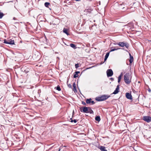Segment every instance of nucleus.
<instances>
[{
  "instance_id": "1",
  "label": "nucleus",
  "mask_w": 151,
  "mask_h": 151,
  "mask_svg": "<svg viewBox=\"0 0 151 151\" xmlns=\"http://www.w3.org/2000/svg\"><path fill=\"white\" fill-rule=\"evenodd\" d=\"M132 76L129 73H126L124 76V80L125 83L129 84L131 82Z\"/></svg>"
},
{
  "instance_id": "2",
  "label": "nucleus",
  "mask_w": 151,
  "mask_h": 151,
  "mask_svg": "<svg viewBox=\"0 0 151 151\" xmlns=\"http://www.w3.org/2000/svg\"><path fill=\"white\" fill-rule=\"evenodd\" d=\"M109 97V96L104 95L100 97L96 98V99L98 101H102L107 99Z\"/></svg>"
},
{
  "instance_id": "3",
  "label": "nucleus",
  "mask_w": 151,
  "mask_h": 151,
  "mask_svg": "<svg viewBox=\"0 0 151 151\" xmlns=\"http://www.w3.org/2000/svg\"><path fill=\"white\" fill-rule=\"evenodd\" d=\"M143 119L147 122H151V117L149 116H144Z\"/></svg>"
},
{
  "instance_id": "4",
  "label": "nucleus",
  "mask_w": 151,
  "mask_h": 151,
  "mask_svg": "<svg viewBox=\"0 0 151 151\" xmlns=\"http://www.w3.org/2000/svg\"><path fill=\"white\" fill-rule=\"evenodd\" d=\"M107 76L108 77H111L113 74V73L111 69H108L106 71Z\"/></svg>"
},
{
  "instance_id": "5",
  "label": "nucleus",
  "mask_w": 151,
  "mask_h": 151,
  "mask_svg": "<svg viewBox=\"0 0 151 151\" xmlns=\"http://www.w3.org/2000/svg\"><path fill=\"white\" fill-rule=\"evenodd\" d=\"M4 42L5 44H9L10 45H14V41L12 40L11 39L8 40V41H7L6 40L4 39Z\"/></svg>"
},
{
  "instance_id": "6",
  "label": "nucleus",
  "mask_w": 151,
  "mask_h": 151,
  "mask_svg": "<svg viewBox=\"0 0 151 151\" xmlns=\"http://www.w3.org/2000/svg\"><path fill=\"white\" fill-rule=\"evenodd\" d=\"M81 111L84 113H88V107H81L80 109Z\"/></svg>"
},
{
  "instance_id": "7",
  "label": "nucleus",
  "mask_w": 151,
  "mask_h": 151,
  "mask_svg": "<svg viewBox=\"0 0 151 151\" xmlns=\"http://www.w3.org/2000/svg\"><path fill=\"white\" fill-rule=\"evenodd\" d=\"M126 97L128 99L131 100L132 99V96L131 94L129 93H126Z\"/></svg>"
},
{
  "instance_id": "8",
  "label": "nucleus",
  "mask_w": 151,
  "mask_h": 151,
  "mask_svg": "<svg viewBox=\"0 0 151 151\" xmlns=\"http://www.w3.org/2000/svg\"><path fill=\"white\" fill-rule=\"evenodd\" d=\"M119 85H118L117 86L116 89L114 91L113 93V94H115L119 92Z\"/></svg>"
},
{
  "instance_id": "9",
  "label": "nucleus",
  "mask_w": 151,
  "mask_h": 151,
  "mask_svg": "<svg viewBox=\"0 0 151 151\" xmlns=\"http://www.w3.org/2000/svg\"><path fill=\"white\" fill-rule=\"evenodd\" d=\"M114 44L115 45L117 44L121 47H123L124 46L125 43L124 42H119L118 43H114Z\"/></svg>"
},
{
  "instance_id": "10",
  "label": "nucleus",
  "mask_w": 151,
  "mask_h": 151,
  "mask_svg": "<svg viewBox=\"0 0 151 151\" xmlns=\"http://www.w3.org/2000/svg\"><path fill=\"white\" fill-rule=\"evenodd\" d=\"M99 148L101 151H107L105 149V147L103 146H100Z\"/></svg>"
},
{
  "instance_id": "11",
  "label": "nucleus",
  "mask_w": 151,
  "mask_h": 151,
  "mask_svg": "<svg viewBox=\"0 0 151 151\" xmlns=\"http://www.w3.org/2000/svg\"><path fill=\"white\" fill-rule=\"evenodd\" d=\"M73 90L74 91V92L75 93L77 92L76 84L75 83H74L73 84Z\"/></svg>"
},
{
  "instance_id": "12",
  "label": "nucleus",
  "mask_w": 151,
  "mask_h": 151,
  "mask_svg": "<svg viewBox=\"0 0 151 151\" xmlns=\"http://www.w3.org/2000/svg\"><path fill=\"white\" fill-rule=\"evenodd\" d=\"M88 113H90V114H93V111L90 107H88Z\"/></svg>"
},
{
  "instance_id": "13",
  "label": "nucleus",
  "mask_w": 151,
  "mask_h": 151,
  "mask_svg": "<svg viewBox=\"0 0 151 151\" xmlns=\"http://www.w3.org/2000/svg\"><path fill=\"white\" fill-rule=\"evenodd\" d=\"M119 49H120V48H117L116 47V48H113V47H111L110 48L111 50L110 51V52H111L114 51L115 50H117Z\"/></svg>"
},
{
  "instance_id": "14",
  "label": "nucleus",
  "mask_w": 151,
  "mask_h": 151,
  "mask_svg": "<svg viewBox=\"0 0 151 151\" xmlns=\"http://www.w3.org/2000/svg\"><path fill=\"white\" fill-rule=\"evenodd\" d=\"M80 72L79 71H76L75 72L74 74V75L73 76V77L74 78H76L78 77V74Z\"/></svg>"
},
{
  "instance_id": "15",
  "label": "nucleus",
  "mask_w": 151,
  "mask_h": 151,
  "mask_svg": "<svg viewBox=\"0 0 151 151\" xmlns=\"http://www.w3.org/2000/svg\"><path fill=\"white\" fill-rule=\"evenodd\" d=\"M63 32L64 33L68 35H69L68 32V29L65 28H63Z\"/></svg>"
},
{
  "instance_id": "16",
  "label": "nucleus",
  "mask_w": 151,
  "mask_h": 151,
  "mask_svg": "<svg viewBox=\"0 0 151 151\" xmlns=\"http://www.w3.org/2000/svg\"><path fill=\"white\" fill-rule=\"evenodd\" d=\"M130 57V59L129 60L130 64H131L132 62L133 61V57L131 56V55L129 54Z\"/></svg>"
},
{
  "instance_id": "17",
  "label": "nucleus",
  "mask_w": 151,
  "mask_h": 151,
  "mask_svg": "<svg viewBox=\"0 0 151 151\" xmlns=\"http://www.w3.org/2000/svg\"><path fill=\"white\" fill-rule=\"evenodd\" d=\"M109 52H108L106 54V55L105 56V57L104 59V61H105L106 60L107 58H108L109 57Z\"/></svg>"
},
{
  "instance_id": "18",
  "label": "nucleus",
  "mask_w": 151,
  "mask_h": 151,
  "mask_svg": "<svg viewBox=\"0 0 151 151\" xmlns=\"http://www.w3.org/2000/svg\"><path fill=\"white\" fill-rule=\"evenodd\" d=\"M92 100L91 99V98H90L89 99H87L86 100V103L87 104H90L91 103V100Z\"/></svg>"
},
{
  "instance_id": "19",
  "label": "nucleus",
  "mask_w": 151,
  "mask_h": 151,
  "mask_svg": "<svg viewBox=\"0 0 151 151\" xmlns=\"http://www.w3.org/2000/svg\"><path fill=\"white\" fill-rule=\"evenodd\" d=\"M70 46L73 48L76 49V45L73 44H70Z\"/></svg>"
},
{
  "instance_id": "20",
  "label": "nucleus",
  "mask_w": 151,
  "mask_h": 151,
  "mask_svg": "<svg viewBox=\"0 0 151 151\" xmlns=\"http://www.w3.org/2000/svg\"><path fill=\"white\" fill-rule=\"evenodd\" d=\"M122 76V73L118 77V82L119 83L120 82Z\"/></svg>"
},
{
  "instance_id": "21",
  "label": "nucleus",
  "mask_w": 151,
  "mask_h": 151,
  "mask_svg": "<svg viewBox=\"0 0 151 151\" xmlns=\"http://www.w3.org/2000/svg\"><path fill=\"white\" fill-rule=\"evenodd\" d=\"M100 118L99 116H97L95 117V120L97 121H100Z\"/></svg>"
},
{
  "instance_id": "22",
  "label": "nucleus",
  "mask_w": 151,
  "mask_h": 151,
  "mask_svg": "<svg viewBox=\"0 0 151 151\" xmlns=\"http://www.w3.org/2000/svg\"><path fill=\"white\" fill-rule=\"evenodd\" d=\"M50 3L49 2H46L45 3V7H48V6L50 5Z\"/></svg>"
},
{
  "instance_id": "23",
  "label": "nucleus",
  "mask_w": 151,
  "mask_h": 151,
  "mask_svg": "<svg viewBox=\"0 0 151 151\" xmlns=\"http://www.w3.org/2000/svg\"><path fill=\"white\" fill-rule=\"evenodd\" d=\"M4 14L0 12V19L2 18Z\"/></svg>"
},
{
  "instance_id": "24",
  "label": "nucleus",
  "mask_w": 151,
  "mask_h": 151,
  "mask_svg": "<svg viewBox=\"0 0 151 151\" xmlns=\"http://www.w3.org/2000/svg\"><path fill=\"white\" fill-rule=\"evenodd\" d=\"M124 46L127 48H128L129 47V45L127 42L125 43Z\"/></svg>"
},
{
  "instance_id": "25",
  "label": "nucleus",
  "mask_w": 151,
  "mask_h": 151,
  "mask_svg": "<svg viewBox=\"0 0 151 151\" xmlns=\"http://www.w3.org/2000/svg\"><path fill=\"white\" fill-rule=\"evenodd\" d=\"M56 89L58 91H60L61 89L60 88V86H58L56 87Z\"/></svg>"
},
{
  "instance_id": "26",
  "label": "nucleus",
  "mask_w": 151,
  "mask_h": 151,
  "mask_svg": "<svg viewBox=\"0 0 151 151\" xmlns=\"http://www.w3.org/2000/svg\"><path fill=\"white\" fill-rule=\"evenodd\" d=\"M77 122V121L76 119H74V120H72L70 121V122H74L75 123H76Z\"/></svg>"
},
{
  "instance_id": "27",
  "label": "nucleus",
  "mask_w": 151,
  "mask_h": 151,
  "mask_svg": "<svg viewBox=\"0 0 151 151\" xmlns=\"http://www.w3.org/2000/svg\"><path fill=\"white\" fill-rule=\"evenodd\" d=\"M75 68H77L78 67H79L78 64H76L75 65Z\"/></svg>"
},
{
  "instance_id": "28",
  "label": "nucleus",
  "mask_w": 151,
  "mask_h": 151,
  "mask_svg": "<svg viewBox=\"0 0 151 151\" xmlns=\"http://www.w3.org/2000/svg\"><path fill=\"white\" fill-rule=\"evenodd\" d=\"M91 105H93L95 104V102L93 101H91Z\"/></svg>"
},
{
  "instance_id": "29",
  "label": "nucleus",
  "mask_w": 151,
  "mask_h": 151,
  "mask_svg": "<svg viewBox=\"0 0 151 151\" xmlns=\"http://www.w3.org/2000/svg\"><path fill=\"white\" fill-rule=\"evenodd\" d=\"M65 146H64V147H65ZM64 147V146H61L59 148V150H58V151H60V150L61 149H62V148Z\"/></svg>"
},
{
  "instance_id": "30",
  "label": "nucleus",
  "mask_w": 151,
  "mask_h": 151,
  "mask_svg": "<svg viewBox=\"0 0 151 151\" xmlns=\"http://www.w3.org/2000/svg\"><path fill=\"white\" fill-rule=\"evenodd\" d=\"M68 86L70 88H72V86L70 84H68Z\"/></svg>"
},
{
  "instance_id": "31",
  "label": "nucleus",
  "mask_w": 151,
  "mask_h": 151,
  "mask_svg": "<svg viewBox=\"0 0 151 151\" xmlns=\"http://www.w3.org/2000/svg\"><path fill=\"white\" fill-rule=\"evenodd\" d=\"M82 104H83L84 105H86V103L85 102H84V101H82Z\"/></svg>"
},
{
  "instance_id": "32",
  "label": "nucleus",
  "mask_w": 151,
  "mask_h": 151,
  "mask_svg": "<svg viewBox=\"0 0 151 151\" xmlns=\"http://www.w3.org/2000/svg\"><path fill=\"white\" fill-rule=\"evenodd\" d=\"M50 24H56L55 23H53V22H52V23H51V22H50Z\"/></svg>"
},
{
  "instance_id": "33",
  "label": "nucleus",
  "mask_w": 151,
  "mask_h": 151,
  "mask_svg": "<svg viewBox=\"0 0 151 151\" xmlns=\"http://www.w3.org/2000/svg\"><path fill=\"white\" fill-rule=\"evenodd\" d=\"M110 79L112 80V81H113L114 80V79L113 78H111Z\"/></svg>"
},
{
  "instance_id": "34",
  "label": "nucleus",
  "mask_w": 151,
  "mask_h": 151,
  "mask_svg": "<svg viewBox=\"0 0 151 151\" xmlns=\"http://www.w3.org/2000/svg\"><path fill=\"white\" fill-rule=\"evenodd\" d=\"M72 114H73V115L74 114V111H73V112Z\"/></svg>"
},
{
  "instance_id": "35",
  "label": "nucleus",
  "mask_w": 151,
  "mask_h": 151,
  "mask_svg": "<svg viewBox=\"0 0 151 151\" xmlns=\"http://www.w3.org/2000/svg\"><path fill=\"white\" fill-rule=\"evenodd\" d=\"M70 121L72 120V118H70Z\"/></svg>"
},
{
  "instance_id": "36",
  "label": "nucleus",
  "mask_w": 151,
  "mask_h": 151,
  "mask_svg": "<svg viewBox=\"0 0 151 151\" xmlns=\"http://www.w3.org/2000/svg\"><path fill=\"white\" fill-rule=\"evenodd\" d=\"M124 8V7H123V8H122V9H123Z\"/></svg>"
},
{
  "instance_id": "37",
  "label": "nucleus",
  "mask_w": 151,
  "mask_h": 151,
  "mask_svg": "<svg viewBox=\"0 0 151 151\" xmlns=\"http://www.w3.org/2000/svg\"><path fill=\"white\" fill-rule=\"evenodd\" d=\"M13 19H15V17H14L13 18Z\"/></svg>"
},
{
  "instance_id": "38",
  "label": "nucleus",
  "mask_w": 151,
  "mask_h": 151,
  "mask_svg": "<svg viewBox=\"0 0 151 151\" xmlns=\"http://www.w3.org/2000/svg\"><path fill=\"white\" fill-rule=\"evenodd\" d=\"M89 68H87V69H89Z\"/></svg>"
}]
</instances>
